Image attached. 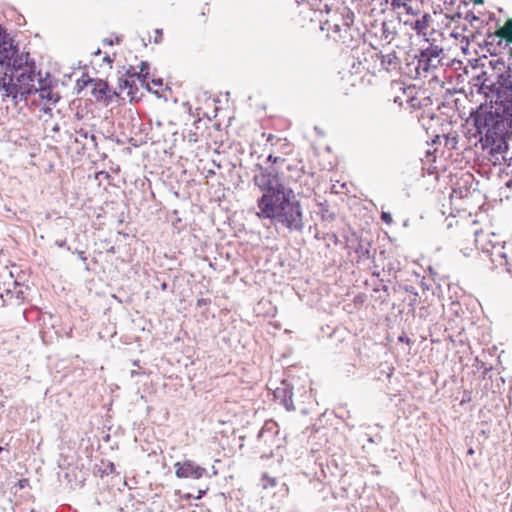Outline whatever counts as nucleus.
<instances>
[{
	"label": "nucleus",
	"instance_id": "f257e3e1",
	"mask_svg": "<svg viewBox=\"0 0 512 512\" xmlns=\"http://www.w3.org/2000/svg\"><path fill=\"white\" fill-rule=\"evenodd\" d=\"M479 93L491 98L490 105H480L472 114L480 134L487 139L502 137L512 129V76L483 71L477 78Z\"/></svg>",
	"mask_w": 512,
	"mask_h": 512
},
{
	"label": "nucleus",
	"instance_id": "f03ea898",
	"mask_svg": "<svg viewBox=\"0 0 512 512\" xmlns=\"http://www.w3.org/2000/svg\"><path fill=\"white\" fill-rule=\"evenodd\" d=\"M38 92L35 86V74L30 68L18 73L0 72V95L2 98H14L18 96L26 98L28 95Z\"/></svg>",
	"mask_w": 512,
	"mask_h": 512
},
{
	"label": "nucleus",
	"instance_id": "7ed1b4c3",
	"mask_svg": "<svg viewBox=\"0 0 512 512\" xmlns=\"http://www.w3.org/2000/svg\"><path fill=\"white\" fill-rule=\"evenodd\" d=\"M273 217L272 221L285 226L290 231L302 230L303 224V213L301 205L298 200L295 199L293 193L288 197L284 204Z\"/></svg>",
	"mask_w": 512,
	"mask_h": 512
},
{
	"label": "nucleus",
	"instance_id": "20e7f679",
	"mask_svg": "<svg viewBox=\"0 0 512 512\" xmlns=\"http://www.w3.org/2000/svg\"><path fill=\"white\" fill-rule=\"evenodd\" d=\"M292 194L289 189H280L272 192L263 193L257 201L258 212L256 215L260 219L272 220L277 211Z\"/></svg>",
	"mask_w": 512,
	"mask_h": 512
},
{
	"label": "nucleus",
	"instance_id": "39448f33",
	"mask_svg": "<svg viewBox=\"0 0 512 512\" xmlns=\"http://www.w3.org/2000/svg\"><path fill=\"white\" fill-rule=\"evenodd\" d=\"M253 182L263 193L285 189L274 167L259 166L258 172L253 176Z\"/></svg>",
	"mask_w": 512,
	"mask_h": 512
},
{
	"label": "nucleus",
	"instance_id": "423d86ee",
	"mask_svg": "<svg viewBox=\"0 0 512 512\" xmlns=\"http://www.w3.org/2000/svg\"><path fill=\"white\" fill-rule=\"evenodd\" d=\"M475 243L478 249L488 254L490 261L497 248L505 247L499 234L484 229L475 233Z\"/></svg>",
	"mask_w": 512,
	"mask_h": 512
},
{
	"label": "nucleus",
	"instance_id": "0eeeda50",
	"mask_svg": "<svg viewBox=\"0 0 512 512\" xmlns=\"http://www.w3.org/2000/svg\"><path fill=\"white\" fill-rule=\"evenodd\" d=\"M175 475L177 478L185 479H200L207 474V470L201 467L193 460H184L174 464Z\"/></svg>",
	"mask_w": 512,
	"mask_h": 512
},
{
	"label": "nucleus",
	"instance_id": "6e6552de",
	"mask_svg": "<svg viewBox=\"0 0 512 512\" xmlns=\"http://www.w3.org/2000/svg\"><path fill=\"white\" fill-rule=\"evenodd\" d=\"M83 85L90 88V92L96 101H111L116 94L112 92L106 81L101 79L82 80Z\"/></svg>",
	"mask_w": 512,
	"mask_h": 512
},
{
	"label": "nucleus",
	"instance_id": "1a4fd4ad",
	"mask_svg": "<svg viewBox=\"0 0 512 512\" xmlns=\"http://www.w3.org/2000/svg\"><path fill=\"white\" fill-rule=\"evenodd\" d=\"M431 24L432 16L429 13H424L416 20L407 19L404 21L405 26H409L417 33V35L422 36L425 39H428V36H430L431 32L433 31Z\"/></svg>",
	"mask_w": 512,
	"mask_h": 512
},
{
	"label": "nucleus",
	"instance_id": "9d476101",
	"mask_svg": "<svg viewBox=\"0 0 512 512\" xmlns=\"http://www.w3.org/2000/svg\"><path fill=\"white\" fill-rule=\"evenodd\" d=\"M4 65L9 68L10 73L26 71V68L33 70V63L30 62L29 53H19L18 50L15 56H13L11 60H8Z\"/></svg>",
	"mask_w": 512,
	"mask_h": 512
},
{
	"label": "nucleus",
	"instance_id": "9b49d317",
	"mask_svg": "<svg viewBox=\"0 0 512 512\" xmlns=\"http://www.w3.org/2000/svg\"><path fill=\"white\" fill-rule=\"evenodd\" d=\"M16 53L17 46L14 45L13 39L5 31L0 37V64L4 66Z\"/></svg>",
	"mask_w": 512,
	"mask_h": 512
},
{
	"label": "nucleus",
	"instance_id": "f8f14e48",
	"mask_svg": "<svg viewBox=\"0 0 512 512\" xmlns=\"http://www.w3.org/2000/svg\"><path fill=\"white\" fill-rule=\"evenodd\" d=\"M494 252L491 263L495 269L502 268L512 276V257H508L505 247H499Z\"/></svg>",
	"mask_w": 512,
	"mask_h": 512
},
{
	"label": "nucleus",
	"instance_id": "ddd939ff",
	"mask_svg": "<svg viewBox=\"0 0 512 512\" xmlns=\"http://www.w3.org/2000/svg\"><path fill=\"white\" fill-rule=\"evenodd\" d=\"M118 92H116V96H119L123 93H126L127 96H133L134 92L137 90L135 86V81L133 79L128 78H120L118 83Z\"/></svg>",
	"mask_w": 512,
	"mask_h": 512
},
{
	"label": "nucleus",
	"instance_id": "4468645a",
	"mask_svg": "<svg viewBox=\"0 0 512 512\" xmlns=\"http://www.w3.org/2000/svg\"><path fill=\"white\" fill-rule=\"evenodd\" d=\"M355 14L350 8H344L341 12V23L344 27V33L349 34L351 27L354 24Z\"/></svg>",
	"mask_w": 512,
	"mask_h": 512
},
{
	"label": "nucleus",
	"instance_id": "2eb2a0df",
	"mask_svg": "<svg viewBox=\"0 0 512 512\" xmlns=\"http://www.w3.org/2000/svg\"><path fill=\"white\" fill-rule=\"evenodd\" d=\"M494 35L512 44V19H508L503 26L497 29Z\"/></svg>",
	"mask_w": 512,
	"mask_h": 512
},
{
	"label": "nucleus",
	"instance_id": "dca6fc26",
	"mask_svg": "<svg viewBox=\"0 0 512 512\" xmlns=\"http://www.w3.org/2000/svg\"><path fill=\"white\" fill-rule=\"evenodd\" d=\"M149 77V64L146 61H141L139 71L137 72V79L142 86H148L147 79Z\"/></svg>",
	"mask_w": 512,
	"mask_h": 512
},
{
	"label": "nucleus",
	"instance_id": "f3484780",
	"mask_svg": "<svg viewBox=\"0 0 512 512\" xmlns=\"http://www.w3.org/2000/svg\"><path fill=\"white\" fill-rule=\"evenodd\" d=\"M331 29L334 33L338 34V40H342L343 42L346 41L348 34L344 33V27L342 26V23H335Z\"/></svg>",
	"mask_w": 512,
	"mask_h": 512
},
{
	"label": "nucleus",
	"instance_id": "a211bd4d",
	"mask_svg": "<svg viewBox=\"0 0 512 512\" xmlns=\"http://www.w3.org/2000/svg\"><path fill=\"white\" fill-rule=\"evenodd\" d=\"M411 0H391L390 4H391V7L396 10V9H400L402 7H406L407 3L410 2ZM386 2H389V0H386Z\"/></svg>",
	"mask_w": 512,
	"mask_h": 512
},
{
	"label": "nucleus",
	"instance_id": "6ab92c4d",
	"mask_svg": "<svg viewBox=\"0 0 512 512\" xmlns=\"http://www.w3.org/2000/svg\"><path fill=\"white\" fill-rule=\"evenodd\" d=\"M396 59V57L393 55V54H388V55H383L381 57V63L383 65L385 64H392L393 63V60Z\"/></svg>",
	"mask_w": 512,
	"mask_h": 512
},
{
	"label": "nucleus",
	"instance_id": "aec40b11",
	"mask_svg": "<svg viewBox=\"0 0 512 512\" xmlns=\"http://www.w3.org/2000/svg\"><path fill=\"white\" fill-rule=\"evenodd\" d=\"M16 485L19 489H25L29 487V480L27 478L19 479Z\"/></svg>",
	"mask_w": 512,
	"mask_h": 512
},
{
	"label": "nucleus",
	"instance_id": "412c9836",
	"mask_svg": "<svg viewBox=\"0 0 512 512\" xmlns=\"http://www.w3.org/2000/svg\"><path fill=\"white\" fill-rule=\"evenodd\" d=\"M381 219L386 223V224H391L393 222V219H392V216L390 215V213L388 212H382L381 213Z\"/></svg>",
	"mask_w": 512,
	"mask_h": 512
},
{
	"label": "nucleus",
	"instance_id": "4be33fe9",
	"mask_svg": "<svg viewBox=\"0 0 512 512\" xmlns=\"http://www.w3.org/2000/svg\"><path fill=\"white\" fill-rule=\"evenodd\" d=\"M197 307L207 306L210 304V299L208 298H199L197 300Z\"/></svg>",
	"mask_w": 512,
	"mask_h": 512
},
{
	"label": "nucleus",
	"instance_id": "5701e85b",
	"mask_svg": "<svg viewBox=\"0 0 512 512\" xmlns=\"http://www.w3.org/2000/svg\"><path fill=\"white\" fill-rule=\"evenodd\" d=\"M137 72L136 69L134 67H130L128 70H127V76L130 78V79H133L134 77L137 78Z\"/></svg>",
	"mask_w": 512,
	"mask_h": 512
},
{
	"label": "nucleus",
	"instance_id": "b1692460",
	"mask_svg": "<svg viewBox=\"0 0 512 512\" xmlns=\"http://www.w3.org/2000/svg\"><path fill=\"white\" fill-rule=\"evenodd\" d=\"M364 295H357L354 297L353 302L355 305H361L364 303Z\"/></svg>",
	"mask_w": 512,
	"mask_h": 512
},
{
	"label": "nucleus",
	"instance_id": "393cba45",
	"mask_svg": "<svg viewBox=\"0 0 512 512\" xmlns=\"http://www.w3.org/2000/svg\"><path fill=\"white\" fill-rule=\"evenodd\" d=\"M404 8L406 9L407 14H410V15H413V16L417 15V13L413 11V8L411 6H409L408 4Z\"/></svg>",
	"mask_w": 512,
	"mask_h": 512
},
{
	"label": "nucleus",
	"instance_id": "a878e982",
	"mask_svg": "<svg viewBox=\"0 0 512 512\" xmlns=\"http://www.w3.org/2000/svg\"><path fill=\"white\" fill-rule=\"evenodd\" d=\"M466 19H468L470 22L472 21H479V18L477 16H475L474 14H467L466 15Z\"/></svg>",
	"mask_w": 512,
	"mask_h": 512
},
{
	"label": "nucleus",
	"instance_id": "bb28decb",
	"mask_svg": "<svg viewBox=\"0 0 512 512\" xmlns=\"http://www.w3.org/2000/svg\"><path fill=\"white\" fill-rule=\"evenodd\" d=\"M278 160H281L282 162H284V161H285L284 159H281V158H278V157H273L272 155H270V156L268 157V161L273 162V163H277V162H278Z\"/></svg>",
	"mask_w": 512,
	"mask_h": 512
},
{
	"label": "nucleus",
	"instance_id": "cd10ccee",
	"mask_svg": "<svg viewBox=\"0 0 512 512\" xmlns=\"http://www.w3.org/2000/svg\"><path fill=\"white\" fill-rule=\"evenodd\" d=\"M39 92L41 98H48L49 92L46 89H40Z\"/></svg>",
	"mask_w": 512,
	"mask_h": 512
},
{
	"label": "nucleus",
	"instance_id": "c85d7f7f",
	"mask_svg": "<svg viewBox=\"0 0 512 512\" xmlns=\"http://www.w3.org/2000/svg\"><path fill=\"white\" fill-rule=\"evenodd\" d=\"M207 490H199L198 495L196 496V499H201L203 495H205Z\"/></svg>",
	"mask_w": 512,
	"mask_h": 512
},
{
	"label": "nucleus",
	"instance_id": "c756f323",
	"mask_svg": "<svg viewBox=\"0 0 512 512\" xmlns=\"http://www.w3.org/2000/svg\"><path fill=\"white\" fill-rule=\"evenodd\" d=\"M468 454H469V455H473V454H474V450H473L472 448H470V449L468 450Z\"/></svg>",
	"mask_w": 512,
	"mask_h": 512
},
{
	"label": "nucleus",
	"instance_id": "7c9ffc66",
	"mask_svg": "<svg viewBox=\"0 0 512 512\" xmlns=\"http://www.w3.org/2000/svg\"><path fill=\"white\" fill-rule=\"evenodd\" d=\"M156 33H157V35H160V36L162 35V31L161 30H156Z\"/></svg>",
	"mask_w": 512,
	"mask_h": 512
},
{
	"label": "nucleus",
	"instance_id": "2f4dec72",
	"mask_svg": "<svg viewBox=\"0 0 512 512\" xmlns=\"http://www.w3.org/2000/svg\"><path fill=\"white\" fill-rule=\"evenodd\" d=\"M153 82H154L155 84H159V85H161V84H162V81H161V80H159V81H153Z\"/></svg>",
	"mask_w": 512,
	"mask_h": 512
},
{
	"label": "nucleus",
	"instance_id": "473e14b6",
	"mask_svg": "<svg viewBox=\"0 0 512 512\" xmlns=\"http://www.w3.org/2000/svg\"><path fill=\"white\" fill-rule=\"evenodd\" d=\"M476 2H477V3H481V2H482V0H477Z\"/></svg>",
	"mask_w": 512,
	"mask_h": 512
},
{
	"label": "nucleus",
	"instance_id": "72a5a7b5",
	"mask_svg": "<svg viewBox=\"0 0 512 512\" xmlns=\"http://www.w3.org/2000/svg\"><path fill=\"white\" fill-rule=\"evenodd\" d=\"M2 451V447H0V452Z\"/></svg>",
	"mask_w": 512,
	"mask_h": 512
}]
</instances>
